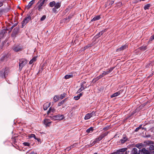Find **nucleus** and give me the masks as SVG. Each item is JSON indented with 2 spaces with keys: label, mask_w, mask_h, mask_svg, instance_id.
<instances>
[{
  "label": "nucleus",
  "mask_w": 154,
  "mask_h": 154,
  "mask_svg": "<svg viewBox=\"0 0 154 154\" xmlns=\"http://www.w3.org/2000/svg\"><path fill=\"white\" fill-rule=\"evenodd\" d=\"M147 143L148 144H150L153 143V142L151 141H148L147 142Z\"/></svg>",
  "instance_id": "obj_53"
},
{
  "label": "nucleus",
  "mask_w": 154,
  "mask_h": 154,
  "mask_svg": "<svg viewBox=\"0 0 154 154\" xmlns=\"http://www.w3.org/2000/svg\"><path fill=\"white\" fill-rule=\"evenodd\" d=\"M51 109L49 108V110L47 112V114L48 115H49L50 114V113L51 112Z\"/></svg>",
  "instance_id": "obj_58"
},
{
  "label": "nucleus",
  "mask_w": 154,
  "mask_h": 154,
  "mask_svg": "<svg viewBox=\"0 0 154 154\" xmlns=\"http://www.w3.org/2000/svg\"><path fill=\"white\" fill-rule=\"evenodd\" d=\"M123 91V90H120L119 91L117 92L114 93V94H112V95L110 97L111 98H113L114 97H116V96L119 95H120V94L122 93Z\"/></svg>",
  "instance_id": "obj_16"
},
{
  "label": "nucleus",
  "mask_w": 154,
  "mask_h": 154,
  "mask_svg": "<svg viewBox=\"0 0 154 154\" xmlns=\"http://www.w3.org/2000/svg\"><path fill=\"white\" fill-rule=\"evenodd\" d=\"M151 5L149 4H147L145 5L144 7V9L145 10L149 9V7H150Z\"/></svg>",
  "instance_id": "obj_28"
},
{
  "label": "nucleus",
  "mask_w": 154,
  "mask_h": 154,
  "mask_svg": "<svg viewBox=\"0 0 154 154\" xmlns=\"http://www.w3.org/2000/svg\"><path fill=\"white\" fill-rule=\"evenodd\" d=\"M47 1V0H40L39 1L37 4L39 3H40L39 5H41V6H42Z\"/></svg>",
  "instance_id": "obj_27"
},
{
  "label": "nucleus",
  "mask_w": 154,
  "mask_h": 154,
  "mask_svg": "<svg viewBox=\"0 0 154 154\" xmlns=\"http://www.w3.org/2000/svg\"><path fill=\"white\" fill-rule=\"evenodd\" d=\"M29 138L33 137L35 139V138H36V137L35 135L34 134H30L29 136Z\"/></svg>",
  "instance_id": "obj_43"
},
{
  "label": "nucleus",
  "mask_w": 154,
  "mask_h": 154,
  "mask_svg": "<svg viewBox=\"0 0 154 154\" xmlns=\"http://www.w3.org/2000/svg\"><path fill=\"white\" fill-rule=\"evenodd\" d=\"M105 75V74H104V72H103L102 73V74H100V77L102 78Z\"/></svg>",
  "instance_id": "obj_56"
},
{
  "label": "nucleus",
  "mask_w": 154,
  "mask_h": 154,
  "mask_svg": "<svg viewBox=\"0 0 154 154\" xmlns=\"http://www.w3.org/2000/svg\"><path fill=\"white\" fill-rule=\"evenodd\" d=\"M136 146L139 149H140V147H141V145H140L139 144H137L136 145Z\"/></svg>",
  "instance_id": "obj_59"
},
{
  "label": "nucleus",
  "mask_w": 154,
  "mask_h": 154,
  "mask_svg": "<svg viewBox=\"0 0 154 154\" xmlns=\"http://www.w3.org/2000/svg\"><path fill=\"white\" fill-rule=\"evenodd\" d=\"M36 58L35 57L33 58L29 61V63L30 64H32L35 61Z\"/></svg>",
  "instance_id": "obj_38"
},
{
  "label": "nucleus",
  "mask_w": 154,
  "mask_h": 154,
  "mask_svg": "<svg viewBox=\"0 0 154 154\" xmlns=\"http://www.w3.org/2000/svg\"><path fill=\"white\" fill-rule=\"evenodd\" d=\"M18 24V23H16L14 24L9 29L10 31H9V32H10L12 30V29L16 26Z\"/></svg>",
  "instance_id": "obj_37"
},
{
  "label": "nucleus",
  "mask_w": 154,
  "mask_h": 154,
  "mask_svg": "<svg viewBox=\"0 0 154 154\" xmlns=\"http://www.w3.org/2000/svg\"><path fill=\"white\" fill-rule=\"evenodd\" d=\"M154 40V34L152 35L149 40V42H152Z\"/></svg>",
  "instance_id": "obj_40"
},
{
  "label": "nucleus",
  "mask_w": 154,
  "mask_h": 154,
  "mask_svg": "<svg viewBox=\"0 0 154 154\" xmlns=\"http://www.w3.org/2000/svg\"><path fill=\"white\" fill-rule=\"evenodd\" d=\"M19 60V70L21 71L23 66H24L27 63V60L25 58L20 59Z\"/></svg>",
  "instance_id": "obj_2"
},
{
  "label": "nucleus",
  "mask_w": 154,
  "mask_h": 154,
  "mask_svg": "<svg viewBox=\"0 0 154 154\" xmlns=\"http://www.w3.org/2000/svg\"><path fill=\"white\" fill-rule=\"evenodd\" d=\"M140 49L142 50H143L144 51L146 49L147 47L146 46H142L140 47Z\"/></svg>",
  "instance_id": "obj_41"
},
{
  "label": "nucleus",
  "mask_w": 154,
  "mask_h": 154,
  "mask_svg": "<svg viewBox=\"0 0 154 154\" xmlns=\"http://www.w3.org/2000/svg\"><path fill=\"white\" fill-rule=\"evenodd\" d=\"M100 15H97L94 17L91 20V21H94L99 20L100 18Z\"/></svg>",
  "instance_id": "obj_24"
},
{
  "label": "nucleus",
  "mask_w": 154,
  "mask_h": 154,
  "mask_svg": "<svg viewBox=\"0 0 154 154\" xmlns=\"http://www.w3.org/2000/svg\"><path fill=\"white\" fill-rule=\"evenodd\" d=\"M101 78L100 77V75H99V76L97 77L96 78V81L98 80L99 79H101Z\"/></svg>",
  "instance_id": "obj_57"
},
{
  "label": "nucleus",
  "mask_w": 154,
  "mask_h": 154,
  "mask_svg": "<svg viewBox=\"0 0 154 154\" xmlns=\"http://www.w3.org/2000/svg\"><path fill=\"white\" fill-rule=\"evenodd\" d=\"M71 147H72V146H70L69 147H67L66 148V150L68 151H69L71 149Z\"/></svg>",
  "instance_id": "obj_54"
},
{
  "label": "nucleus",
  "mask_w": 154,
  "mask_h": 154,
  "mask_svg": "<svg viewBox=\"0 0 154 154\" xmlns=\"http://www.w3.org/2000/svg\"><path fill=\"white\" fill-rule=\"evenodd\" d=\"M149 149L150 150H154V146L152 145H150Z\"/></svg>",
  "instance_id": "obj_49"
},
{
  "label": "nucleus",
  "mask_w": 154,
  "mask_h": 154,
  "mask_svg": "<svg viewBox=\"0 0 154 154\" xmlns=\"http://www.w3.org/2000/svg\"><path fill=\"white\" fill-rule=\"evenodd\" d=\"M82 88H81V87L80 89H79L78 91H77V93H79L81 91H83V90L82 89Z\"/></svg>",
  "instance_id": "obj_55"
},
{
  "label": "nucleus",
  "mask_w": 154,
  "mask_h": 154,
  "mask_svg": "<svg viewBox=\"0 0 154 154\" xmlns=\"http://www.w3.org/2000/svg\"><path fill=\"white\" fill-rule=\"evenodd\" d=\"M12 49L15 52H17L22 51L23 47L19 45H14L12 48Z\"/></svg>",
  "instance_id": "obj_6"
},
{
  "label": "nucleus",
  "mask_w": 154,
  "mask_h": 154,
  "mask_svg": "<svg viewBox=\"0 0 154 154\" xmlns=\"http://www.w3.org/2000/svg\"><path fill=\"white\" fill-rule=\"evenodd\" d=\"M35 139L37 140L38 144H40L41 143V140L40 138L36 137L35 138Z\"/></svg>",
  "instance_id": "obj_42"
},
{
  "label": "nucleus",
  "mask_w": 154,
  "mask_h": 154,
  "mask_svg": "<svg viewBox=\"0 0 154 154\" xmlns=\"http://www.w3.org/2000/svg\"><path fill=\"white\" fill-rule=\"evenodd\" d=\"M114 3V1L108 0L107 1V2H106V4L105 5V7L106 8L108 6L112 5Z\"/></svg>",
  "instance_id": "obj_19"
},
{
  "label": "nucleus",
  "mask_w": 154,
  "mask_h": 154,
  "mask_svg": "<svg viewBox=\"0 0 154 154\" xmlns=\"http://www.w3.org/2000/svg\"><path fill=\"white\" fill-rule=\"evenodd\" d=\"M42 7L41 5H39L38 8V10L39 11H40L42 8Z\"/></svg>",
  "instance_id": "obj_46"
},
{
  "label": "nucleus",
  "mask_w": 154,
  "mask_h": 154,
  "mask_svg": "<svg viewBox=\"0 0 154 154\" xmlns=\"http://www.w3.org/2000/svg\"><path fill=\"white\" fill-rule=\"evenodd\" d=\"M114 68H115L114 67H112V68H110L109 69H108L106 71H103V72L105 74V75H106L109 73H110L112 71V70L114 69Z\"/></svg>",
  "instance_id": "obj_17"
},
{
  "label": "nucleus",
  "mask_w": 154,
  "mask_h": 154,
  "mask_svg": "<svg viewBox=\"0 0 154 154\" xmlns=\"http://www.w3.org/2000/svg\"><path fill=\"white\" fill-rule=\"evenodd\" d=\"M9 71L8 68H3L0 71V76L2 78H6V76L8 75Z\"/></svg>",
  "instance_id": "obj_3"
},
{
  "label": "nucleus",
  "mask_w": 154,
  "mask_h": 154,
  "mask_svg": "<svg viewBox=\"0 0 154 154\" xmlns=\"http://www.w3.org/2000/svg\"><path fill=\"white\" fill-rule=\"evenodd\" d=\"M110 154H118V152H117L116 151V152H113L111 153Z\"/></svg>",
  "instance_id": "obj_61"
},
{
  "label": "nucleus",
  "mask_w": 154,
  "mask_h": 154,
  "mask_svg": "<svg viewBox=\"0 0 154 154\" xmlns=\"http://www.w3.org/2000/svg\"><path fill=\"white\" fill-rule=\"evenodd\" d=\"M109 126H106L104 127L103 128V130L104 131H106L109 129Z\"/></svg>",
  "instance_id": "obj_50"
},
{
  "label": "nucleus",
  "mask_w": 154,
  "mask_h": 154,
  "mask_svg": "<svg viewBox=\"0 0 154 154\" xmlns=\"http://www.w3.org/2000/svg\"><path fill=\"white\" fill-rule=\"evenodd\" d=\"M105 32V30H102L100 31L99 33L97 34L96 35H95L94 38L96 39L98 38L99 37H100L101 35H102Z\"/></svg>",
  "instance_id": "obj_12"
},
{
  "label": "nucleus",
  "mask_w": 154,
  "mask_h": 154,
  "mask_svg": "<svg viewBox=\"0 0 154 154\" xmlns=\"http://www.w3.org/2000/svg\"><path fill=\"white\" fill-rule=\"evenodd\" d=\"M93 46V44L92 43L90 44H88L86 46H85L84 47V50H85L86 49L92 47Z\"/></svg>",
  "instance_id": "obj_26"
},
{
  "label": "nucleus",
  "mask_w": 154,
  "mask_h": 154,
  "mask_svg": "<svg viewBox=\"0 0 154 154\" xmlns=\"http://www.w3.org/2000/svg\"><path fill=\"white\" fill-rule=\"evenodd\" d=\"M55 1H53L52 2H51L49 3V5L50 7H52L53 6H55Z\"/></svg>",
  "instance_id": "obj_34"
},
{
  "label": "nucleus",
  "mask_w": 154,
  "mask_h": 154,
  "mask_svg": "<svg viewBox=\"0 0 154 154\" xmlns=\"http://www.w3.org/2000/svg\"><path fill=\"white\" fill-rule=\"evenodd\" d=\"M86 83V82L85 81H83L81 83V88H82L83 90L85 89V88H87V85H85V84Z\"/></svg>",
  "instance_id": "obj_21"
},
{
  "label": "nucleus",
  "mask_w": 154,
  "mask_h": 154,
  "mask_svg": "<svg viewBox=\"0 0 154 154\" xmlns=\"http://www.w3.org/2000/svg\"><path fill=\"white\" fill-rule=\"evenodd\" d=\"M67 98H66L64 100H62L61 101L58 103L57 105L58 106H59L63 104L64 103L67 101Z\"/></svg>",
  "instance_id": "obj_23"
},
{
  "label": "nucleus",
  "mask_w": 154,
  "mask_h": 154,
  "mask_svg": "<svg viewBox=\"0 0 154 154\" xmlns=\"http://www.w3.org/2000/svg\"><path fill=\"white\" fill-rule=\"evenodd\" d=\"M127 149L126 148H124L121 149H120L117 150V152H118V154L120 152H125Z\"/></svg>",
  "instance_id": "obj_25"
},
{
  "label": "nucleus",
  "mask_w": 154,
  "mask_h": 154,
  "mask_svg": "<svg viewBox=\"0 0 154 154\" xmlns=\"http://www.w3.org/2000/svg\"><path fill=\"white\" fill-rule=\"evenodd\" d=\"M3 2L0 1V7L3 6Z\"/></svg>",
  "instance_id": "obj_60"
},
{
  "label": "nucleus",
  "mask_w": 154,
  "mask_h": 154,
  "mask_svg": "<svg viewBox=\"0 0 154 154\" xmlns=\"http://www.w3.org/2000/svg\"><path fill=\"white\" fill-rule=\"evenodd\" d=\"M66 94L65 93H64L63 94H61L60 96V98L61 99H63L66 96Z\"/></svg>",
  "instance_id": "obj_36"
},
{
  "label": "nucleus",
  "mask_w": 154,
  "mask_h": 154,
  "mask_svg": "<svg viewBox=\"0 0 154 154\" xmlns=\"http://www.w3.org/2000/svg\"><path fill=\"white\" fill-rule=\"evenodd\" d=\"M50 109H51V112L53 113V112H54L55 111V109L51 107L50 108Z\"/></svg>",
  "instance_id": "obj_48"
},
{
  "label": "nucleus",
  "mask_w": 154,
  "mask_h": 154,
  "mask_svg": "<svg viewBox=\"0 0 154 154\" xmlns=\"http://www.w3.org/2000/svg\"><path fill=\"white\" fill-rule=\"evenodd\" d=\"M80 98V97L78 95L75 96L74 97V99L75 100H78Z\"/></svg>",
  "instance_id": "obj_47"
},
{
  "label": "nucleus",
  "mask_w": 154,
  "mask_h": 154,
  "mask_svg": "<svg viewBox=\"0 0 154 154\" xmlns=\"http://www.w3.org/2000/svg\"><path fill=\"white\" fill-rule=\"evenodd\" d=\"M128 48V45L126 44L124 45H122L121 47L117 49L116 50V52H120L123 51L125 49H127Z\"/></svg>",
  "instance_id": "obj_9"
},
{
  "label": "nucleus",
  "mask_w": 154,
  "mask_h": 154,
  "mask_svg": "<svg viewBox=\"0 0 154 154\" xmlns=\"http://www.w3.org/2000/svg\"><path fill=\"white\" fill-rule=\"evenodd\" d=\"M31 20V17L29 15L27 17H26L22 22V26H21V28H23V26H25Z\"/></svg>",
  "instance_id": "obj_8"
},
{
  "label": "nucleus",
  "mask_w": 154,
  "mask_h": 154,
  "mask_svg": "<svg viewBox=\"0 0 154 154\" xmlns=\"http://www.w3.org/2000/svg\"><path fill=\"white\" fill-rule=\"evenodd\" d=\"M73 16V14H70L69 16L66 17V18L63 19V20H67L68 21H69L70 19Z\"/></svg>",
  "instance_id": "obj_22"
},
{
  "label": "nucleus",
  "mask_w": 154,
  "mask_h": 154,
  "mask_svg": "<svg viewBox=\"0 0 154 154\" xmlns=\"http://www.w3.org/2000/svg\"><path fill=\"white\" fill-rule=\"evenodd\" d=\"M60 99V97L57 95L55 96L54 97V99L55 102L57 101Z\"/></svg>",
  "instance_id": "obj_35"
},
{
  "label": "nucleus",
  "mask_w": 154,
  "mask_h": 154,
  "mask_svg": "<svg viewBox=\"0 0 154 154\" xmlns=\"http://www.w3.org/2000/svg\"><path fill=\"white\" fill-rule=\"evenodd\" d=\"M128 140V138L125 134H124L122 136V139L120 140V142L122 144L126 142Z\"/></svg>",
  "instance_id": "obj_11"
},
{
  "label": "nucleus",
  "mask_w": 154,
  "mask_h": 154,
  "mask_svg": "<svg viewBox=\"0 0 154 154\" xmlns=\"http://www.w3.org/2000/svg\"><path fill=\"white\" fill-rule=\"evenodd\" d=\"M56 9H57L54 7V8H53L52 10L54 12L56 13V12H57L56 10Z\"/></svg>",
  "instance_id": "obj_51"
},
{
  "label": "nucleus",
  "mask_w": 154,
  "mask_h": 154,
  "mask_svg": "<svg viewBox=\"0 0 154 154\" xmlns=\"http://www.w3.org/2000/svg\"><path fill=\"white\" fill-rule=\"evenodd\" d=\"M46 18V16L45 15H43L40 19V20L42 21L44 20Z\"/></svg>",
  "instance_id": "obj_44"
},
{
  "label": "nucleus",
  "mask_w": 154,
  "mask_h": 154,
  "mask_svg": "<svg viewBox=\"0 0 154 154\" xmlns=\"http://www.w3.org/2000/svg\"><path fill=\"white\" fill-rule=\"evenodd\" d=\"M8 56L7 54H2L0 56V63L7 61L8 60Z\"/></svg>",
  "instance_id": "obj_7"
},
{
  "label": "nucleus",
  "mask_w": 154,
  "mask_h": 154,
  "mask_svg": "<svg viewBox=\"0 0 154 154\" xmlns=\"http://www.w3.org/2000/svg\"><path fill=\"white\" fill-rule=\"evenodd\" d=\"M131 154H140V149L138 150L137 148H133L131 151Z\"/></svg>",
  "instance_id": "obj_10"
},
{
  "label": "nucleus",
  "mask_w": 154,
  "mask_h": 154,
  "mask_svg": "<svg viewBox=\"0 0 154 154\" xmlns=\"http://www.w3.org/2000/svg\"><path fill=\"white\" fill-rule=\"evenodd\" d=\"M96 112L93 111H92L91 113H89L90 115L91 116V117L92 116H95L96 115H95Z\"/></svg>",
  "instance_id": "obj_45"
},
{
  "label": "nucleus",
  "mask_w": 154,
  "mask_h": 154,
  "mask_svg": "<svg viewBox=\"0 0 154 154\" xmlns=\"http://www.w3.org/2000/svg\"><path fill=\"white\" fill-rule=\"evenodd\" d=\"M23 144L25 146H30V143L26 142L23 143Z\"/></svg>",
  "instance_id": "obj_39"
},
{
  "label": "nucleus",
  "mask_w": 154,
  "mask_h": 154,
  "mask_svg": "<svg viewBox=\"0 0 154 154\" xmlns=\"http://www.w3.org/2000/svg\"><path fill=\"white\" fill-rule=\"evenodd\" d=\"M51 105V103H45L43 106V108L45 110H47L48 108Z\"/></svg>",
  "instance_id": "obj_18"
},
{
  "label": "nucleus",
  "mask_w": 154,
  "mask_h": 154,
  "mask_svg": "<svg viewBox=\"0 0 154 154\" xmlns=\"http://www.w3.org/2000/svg\"><path fill=\"white\" fill-rule=\"evenodd\" d=\"M61 6L60 3V2H57V3H55V5L54 6V7L56 9L59 8Z\"/></svg>",
  "instance_id": "obj_30"
},
{
  "label": "nucleus",
  "mask_w": 154,
  "mask_h": 154,
  "mask_svg": "<svg viewBox=\"0 0 154 154\" xmlns=\"http://www.w3.org/2000/svg\"><path fill=\"white\" fill-rule=\"evenodd\" d=\"M19 32V28L16 27L13 30L11 36L14 40Z\"/></svg>",
  "instance_id": "obj_5"
},
{
  "label": "nucleus",
  "mask_w": 154,
  "mask_h": 154,
  "mask_svg": "<svg viewBox=\"0 0 154 154\" xmlns=\"http://www.w3.org/2000/svg\"><path fill=\"white\" fill-rule=\"evenodd\" d=\"M26 154H37V153L34 151H32L29 153L27 152Z\"/></svg>",
  "instance_id": "obj_52"
},
{
  "label": "nucleus",
  "mask_w": 154,
  "mask_h": 154,
  "mask_svg": "<svg viewBox=\"0 0 154 154\" xmlns=\"http://www.w3.org/2000/svg\"><path fill=\"white\" fill-rule=\"evenodd\" d=\"M140 154H151L149 151L145 148L140 149Z\"/></svg>",
  "instance_id": "obj_14"
},
{
  "label": "nucleus",
  "mask_w": 154,
  "mask_h": 154,
  "mask_svg": "<svg viewBox=\"0 0 154 154\" xmlns=\"http://www.w3.org/2000/svg\"><path fill=\"white\" fill-rule=\"evenodd\" d=\"M14 142H15V138H14V139L13 138V140L14 141Z\"/></svg>",
  "instance_id": "obj_64"
},
{
  "label": "nucleus",
  "mask_w": 154,
  "mask_h": 154,
  "mask_svg": "<svg viewBox=\"0 0 154 154\" xmlns=\"http://www.w3.org/2000/svg\"><path fill=\"white\" fill-rule=\"evenodd\" d=\"M51 123L50 120L48 119H45L44 120V124L45 125L46 127L49 126V124Z\"/></svg>",
  "instance_id": "obj_20"
},
{
  "label": "nucleus",
  "mask_w": 154,
  "mask_h": 154,
  "mask_svg": "<svg viewBox=\"0 0 154 154\" xmlns=\"http://www.w3.org/2000/svg\"><path fill=\"white\" fill-rule=\"evenodd\" d=\"M8 30V29H3L0 32V37L1 38L4 37L6 33H7V30Z\"/></svg>",
  "instance_id": "obj_15"
},
{
  "label": "nucleus",
  "mask_w": 154,
  "mask_h": 154,
  "mask_svg": "<svg viewBox=\"0 0 154 154\" xmlns=\"http://www.w3.org/2000/svg\"><path fill=\"white\" fill-rule=\"evenodd\" d=\"M94 130L93 128L91 127L86 130V132L88 133H90L91 131H92Z\"/></svg>",
  "instance_id": "obj_33"
},
{
  "label": "nucleus",
  "mask_w": 154,
  "mask_h": 154,
  "mask_svg": "<svg viewBox=\"0 0 154 154\" xmlns=\"http://www.w3.org/2000/svg\"><path fill=\"white\" fill-rule=\"evenodd\" d=\"M36 0H32L30 1L28 5L26 6L25 8L27 9H29L31 7V6L33 5L35 2V1Z\"/></svg>",
  "instance_id": "obj_13"
},
{
  "label": "nucleus",
  "mask_w": 154,
  "mask_h": 154,
  "mask_svg": "<svg viewBox=\"0 0 154 154\" xmlns=\"http://www.w3.org/2000/svg\"><path fill=\"white\" fill-rule=\"evenodd\" d=\"M142 125H140L138 127H137V128H136V129L135 130V132H137L139 131V130L141 128H142V130H143L144 129V128H142Z\"/></svg>",
  "instance_id": "obj_32"
},
{
  "label": "nucleus",
  "mask_w": 154,
  "mask_h": 154,
  "mask_svg": "<svg viewBox=\"0 0 154 154\" xmlns=\"http://www.w3.org/2000/svg\"><path fill=\"white\" fill-rule=\"evenodd\" d=\"M109 133V131H107L103 133L97 138H95L94 141L93 143L94 144L97 143L103 139L106 136H107L108 134Z\"/></svg>",
  "instance_id": "obj_1"
},
{
  "label": "nucleus",
  "mask_w": 154,
  "mask_h": 154,
  "mask_svg": "<svg viewBox=\"0 0 154 154\" xmlns=\"http://www.w3.org/2000/svg\"><path fill=\"white\" fill-rule=\"evenodd\" d=\"M50 117L51 119L54 121L56 120L60 121L62 120L64 118L63 115L60 114L54 115L52 116H50Z\"/></svg>",
  "instance_id": "obj_4"
},
{
  "label": "nucleus",
  "mask_w": 154,
  "mask_h": 154,
  "mask_svg": "<svg viewBox=\"0 0 154 154\" xmlns=\"http://www.w3.org/2000/svg\"><path fill=\"white\" fill-rule=\"evenodd\" d=\"M146 137H150V135H146Z\"/></svg>",
  "instance_id": "obj_63"
},
{
  "label": "nucleus",
  "mask_w": 154,
  "mask_h": 154,
  "mask_svg": "<svg viewBox=\"0 0 154 154\" xmlns=\"http://www.w3.org/2000/svg\"><path fill=\"white\" fill-rule=\"evenodd\" d=\"M73 77V75H66L65 76L64 78L66 79H67L71 78H72Z\"/></svg>",
  "instance_id": "obj_31"
},
{
  "label": "nucleus",
  "mask_w": 154,
  "mask_h": 154,
  "mask_svg": "<svg viewBox=\"0 0 154 154\" xmlns=\"http://www.w3.org/2000/svg\"><path fill=\"white\" fill-rule=\"evenodd\" d=\"M91 116L90 114L89 113L87 114L85 116V120H87L89 119L91 117Z\"/></svg>",
  "instance_id": "obj_29"
},
{
  "label": "nucleus",
  "mask_w": 154,
  "mask_h": 154,
  "mask_svg": "<svg viewBox=\"0 0 154 154\" xmlns=\"http://www.w3.org/2000/svg\"><path fill=\"white\" fill-rule=\"evenodd\" d=\"M83 93H80L78 95L80 97L82 96Z\"/></svg>",
  "instance_id": "obj_62"
}]
</instances>
